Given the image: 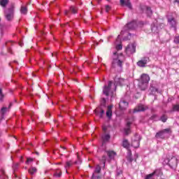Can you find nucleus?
Instances as JSON below:
<instances>
[{
    "mask_svg": "<svg viewBox=\"0 0 179 179\" xmlns=\"http://www.w3.org/2000/svg\"><path fill=\"white\" fill-rule=\"evenodd\" d=\"M111 136L110 134H105L102 136L103 143H106V142H108Z\"/></svg>",
    "mask_w": 179,
    "mask_h": 179,
    "instance_id": "b1692460",
    "label": "nucleus"
},
{
    "mask_svg": "<svg viewBox=\"0 0 179 179\" xmlns=\"http://www.w3.org/2000/svg\"><path fill=\"white\" fill-rule=\"evenodd\" d=\"M54 177H56V178H61V176H62V172L56 170L53 174Z\"/></svg>",
    "mask_w": 179,
    "mask_h": 179,
    "instance_id": "c85d7f7f",
    "label": "nucleus"
},
{
    "mask_svg": "<svg viewBox=\"0 0 179 179\" xmlns=\"http://www.w3.org/2000/svg\"><path fill=\"white\" fill-rule=\"evenodd\" d=\"M107 160V157L106 155L102 156L101 159H100L101 162L102 163L103 167L106 166V161Z\"/></svg>",
    "mask_w": 179,
    "mask_h": 179,
    "instance_id": "7c9ffc66",
    "label": "nucleus"
},
{
    "mask_svg": "<svg viewBox=\"0 0 179 179\" xmlns=\"http://www.w3.org/2000/svg\"><path fill=\"white\" fill-rule=\"evenodd\" d=\"M99 1H101V0H99Z\"/></svg>",
    "mask_w": 179,
    "mask_h": 179,
    "instance_id": "680f3d73",
    "label": "nucleus"
},
{
    "mask_svg": "<svg viewBox=\"0 0 179 179\" xmlns=\"http://www.w3.org/2000/svg\"><path fill=\"white\" fill-rule=\"evenodd\" d=\"M31 162H33V158H27L26 164H29V163H30Z\"/></svg>",
    "mask_w": 179,
    "mask_h": 179,
    "instance_id": "79ce46f5",
    "label": "nucleus"
},
{
    "mask_svg": "<svg viewBox=\"0 0 179 179\" xmlns=\"http://www.w3.org/2000/svg\"><path fill=\"white\" fill-rule=\"evenodd\" d=\"M168 164L171 169L173 170H176L177 168V164H178V159L177 157H173L171 159L169 160Z\"/></svg>",
    "mask_w": 179,
    "mask_h": 179,
    "instance_id": "1a4fd4ad",
    "label": "nucleus"
},
{
    "mask_svg": "<svg viewBox=\"0 0 179 179\" xmlns=\"http://www.w3.org/2000/svg\"><path fill=\"white\" fill-rule=\"evenodd\" d=\"M123 146L124 148H129V143H128V140H124L123 141Z\"/></svg>",
    "mask_w": 179,
    "mask_h": 179,
    "instance_id": "72a5a7b5",
    "label": "nucleus"
},
{
    "mask_svg": "<svg viewBox=\"0 0 179 179\" xmlns=\"http://www.w3.org/2000/svg\"><path fill=\"white\" fill-rule=\"evenodd\" d=\"M127 55H131L136 52V46L134 43L129 44L125 50Z\"/></svg>",
    "mask_w": 179,
    "mask_h": 179,
    "instance_id": "6e6552de",
    "label": "nucleus"
},
{
    "mask_svg": "<svg viewBox=\"0 0 179 179\" xmlns=\"http://www.w3.org/2000/svg\"><path fill=\"white\" fill-rule=\"evenodd\" d=\"M148 108L147 107H145V106L143 105H138V106H136L134 110H133V113H141V111H145Z\"/></svg>",
    "mask_w": 179,
    "mask_h": 179,
    "instance_id": "2eb2a0df",
    "label": "nucleus"
},
{
    "mask_svg": "<svg viewBox=\"0 0 179 179\" xmlns=\"http://www.w3.org/2000/svg\"><path fill=\"white\" fill-rule=\"evenodd\" d=\"M75 164H78V162H75Z\"/></svg>",
    "mask_w": 179,
    "mask_h": 179,
    "instance_id": "6e6d98bb",
    "label": "nucleus"
},
{
    "mask_svg": "<svg viewBox=\"0 0 179 179\" xmlns=\"http://www.w3.org/2000/svg\"><path fill=\"white\" fill-rule=\"evenodd\" d=\"M173 43H175V44H179V36L174 37Z\"/></svg>",
    "mask_w": 179,
    "mask_h": 179,
    "instance_id": "e433bc0d",
    "label": "nucleus"
},
{
    "mask_svg": "<svg viewBox=\"0 0 179 179\" xmlns=\"http://www.w3.org/2000/svg\"><path fill=\"white\" fill-rule=\"evenodd\" d=\"M113 55L115 57H113L111 68L117 72H121V71H122V63L124 61L121 60L120 57H122V53L118 55L117 52H113Z\"/></svg>",
    "mask_w": 179,
    "mask_h": 179,
    "instance_id": "f03ea898",
    "label": "nucleus"
},
{
    "mask_svg": "<svg viewBox=\"0 0 179 179\" xmlns=\"http://www.w3.org/2000/svg\"><path fill=\"white\" fill-rule=\"evenodd\" d=\"M101 171V167L97 165L95 168V173H99Z\"/></svg>",
    "mask_w": 179,
    "mask_h": 179,
    "instance_id": "f704fd0d",
    "label": "nucleus"
},
{
    "mask_svg": "<svg viewBox=\"0 0 179 179\" xmlns=\"http://www.w3.org/2000/svg\"><path fill=\"white\" fill-rule=\"evenodd\" d=\"M105 8H106V12H107V13L110 12V10L111 9V7L109 5H106L105 6Z\"/></svg>",
    "mask_w": 179,
    "mask_h": 179,
    "instance_id": "ea45409f",
    "label": "nucleus"
},
{
    "mask_svg": "<svg viewBox=\"0 0 179 179\" xmlns=\"http://www.w3.org/2000/svg\"><path fill=\"white\" fill-rule=\"evenodd\" d=\"M138 24H136V21L133 20L129 23H127L122 29L120 34L123 36L125 33H128L129 36H131V33H129V30H134Z\"/></svg>",
    "mask_w": 179,
    "mask_h": 179,
    "instance_id": "7ed1b4c3",
    "label": "nucleus"
},
{
    "mask_svg": "<svg viewBox=\"0 0 179 179\" xmlns=\"http://www.w3.org/2000/svg\"><path fill=\"white\" fill-rule=\"evenodd\" d=\"M28 171L31 176H33L34 173H37V169L36 167L31 166Z\"/></svg>",
    "mask_w": 179,
    "mask_h": 179,
    "instance_id": "cd10ccee",
    "label": "nucleus"
},
{
    "mask_svg": "<svg viewBox=\"0 0 179 179\" xmlns=\"http://www.w3.org/2000/svg\"><path fill=\"white\" fill-rule=\"evenodd\" d=\"M70 10L72 13H77L78 8L73 6H70Z\"/></svg>",
    "mask_w": 179,
    "mask_h": 179,
    "instance_id": "2f4dec72",
    "label": "nucleus"
},
{
    "mask_svg": "<svg viewBox=\"0 0 179 179\" xmlns=\"http://www.w3.org/2000/svg\"><path fill=\"white\" fill-rule=\"evenodd\" d=\"M141 9H142V10L145 9L146 14L148 16H149V17H150V16H152V15H153V11H152V8H150V7L144 6V7H141Z\"/></svg>",
    "mask_w": 179,
    "mask_h": 179,
    "instance_id": "6ab92c4d",
    "label": "nucleus"
},
{
    "mask_svg": "<svg viewBox=\"0 0 179 179\" xmlns=\"http://www.w3.org/2000/svg\"><path fill=\"white\" fill-rule=\"evenodd\" d=\"M63 149H65V148H63Z\"/></svg>",
    "mask_w": 179,
    "mask_h": 179,
    "instance_id": "052dcab7",
    "label": "nucleus"
},
{
    "mask_svg": "<svg viewBox=\"0 0 179 179\" xmlns=\"http://www.w3.org/2000/svg\"><path fill=\"white\" fill-rule=\"evenodd\" d=\"M176 2H178V3H179V0H176Z\"/></svg>",
    "mask_w": 179,
    "mask_h": 179,
    "instance_id": "4d7b16f0",
    "label": "nucleus"
},
{
    "mask_svg": "<svg viewBox=\"0 0 179 179\" xmlns=\"http://www.w3.org/2000/svg\"><path fill=\"white\" fill-rule=\"evenodd\" d=\"M20 12L22 13V15H27V8L24 7V6H21V9H20Z\"/></svg>",
    "mask_w": 179,
    "mask_h": 179,
    "instance_id": "c756f323",
    "label": "nucleus"
},
{
    "mask_svg": "<svg viewBox=\"0 0 179 179\" xmlns=\"http://www.w3.org/2000/svg\"><path fill=\"white\" fill-rule=\"evenodd\" d=\"M122 174V171H117V176H121Z\"/></svg>",
    "mask_w": 179,
    "mask_h": 179,
    "instance_id": "de8ad7c7",
    "label": "nucleus"
},
{
    "mask_svg": "<svg viewBox=\"0 0 179 179\" xmlns=\"http://www.w3.org/2000/svg\"><path fill=\"white\" fill-rule=\"evenodd\" d=\"M140 141H141V136H139V134H136L134 136V138L132 139L131 146H133V148H139Z\"/></svg>",
    "mask_w": 179,
    "mask_h": 179,
    "instance_id": "9d476101",
    "label": "nucleus"
},
{
    "mask_svg": "<svg viewBox=\"0 0 179 179\" xmlns=\"http://www.w3.org/2000/svg\"><path fill=\"white\" fill-rule=\"evenodd\" d=\"M0 136H1V132H0Z\"/></svg>",
    "mask_w": 179,
    "mask_h": 179,
    "instance_id": "bf43d9fd",
    "label": "nucleus"
},
{
    "mask_svg": "<svg viewBox=\"0 0 179 179\" xmlns=\"http://www.w3.org/2000/svg\"><path fill=\"white\" fill-rule=\"evenodd\" d=\"M103 129L104 132H106L107 131V128H106V127H103Z\"/></svg>",
    "mask_w": 179,
    "mask_h": 179,
    "instance_id": "09e8293b",
    "label": "nucleus"
},
{
    "mask_svg": "<svg viewBox=\"0 0 179 179\" xmlns=\"http://www.w3.org/2000/svg\"><path fill=\"white\" fill-rule=\"evenodd\" d=\"M150 120L151 121H160V117L159 115L154 114L150 117Z\"/></svg>",
    "mask_w": 179,
    "mask_h": 179,
    "instance_id": "bb28decb",
    "label": "nucleus"
},
{
    "mask_svg": "<svg viewBox=\"0 0 179 179\" xmlns=\"http://www.w3.org/2000/svg\"><path fill=\"white\" fill-rule=\"evenodd\" d=\"M12 107V103H10L8 108L3 107L1 108V117L3 118L5 114L6 113V111H8V108H10Z\"/></svg>",
    "mask_w": 179,
    "mask_h": 179,
    "instance_id": "4be33fe9",
    "label": "nucleus"
},
{
    "mask_svg": "<svg viewBox=\"0 0 179 179\" xmlns=\"http://www.w3.org/2000/svg\"><path fill=\"white\" fill-rule=\"evenodd\" d=\"M3 101V94L2 93V89L0 88V103Z\"/></svg>",
    "mask_w": 179,
    "mask_h": 179,
    "instance_id": "c9c22d12",
    "label": "nucleus"
},
{
    "mask_svg": "<svg viewBox=\"0 0 179 179\" xmlns=\"http://www.w3.org/2000/svg\"><path fill=\"white\" fill-rule=\"evenodd\" d=\"M2 120H3V118L1 117V118L0 119V122H1V121H2Z\"/></svg>",
    "mask_w": 179,
    "mask_h": 179,
    "instance_id": "5fc2aeb1",
    "label": "nucleus"
},
{
    "mask_svg": "<svg viewBox=\"0 0 179 179\" xmlns=\"http://www.w3.org/2000/svg\"><path fill=\"white\" fill-rule=\"evenodd\" d=\"M138 87H140L141 90H146V89H148V84L146 83L139 81Z\"/></svg>",
    "mask_w": 179,
    "mask_h": 179,
    "instance_id": "aec40b11",
    "label": "nucleus"
},
{
    "mask_svg": "<svg viewBox=\"0 0 179 179\" xmlns=\"http://www.w3.org/2000/svg\"><path fill=\"white\" fill-rule=\"evenodd\" d=\"M106 153L108 155L109 159H108V162H110V160H113L114 157H115V155L117 153L114 151H106Z\"/></svg>",
    "mask_w": 179,
    "mask_h": 179,
    "instance_id": "a211bd4d",
    "label": "nucleus"
},
{
    "mask_svg": "<svg viewBox=\"0 0 179 179\" xmlns=\"http://www.w3.org/2000/svg\"><path fill=\"white\" fill-rule=\"evenodd\" d=\"M164 27V24L154 22L151 25V30L154 34H158V33Z\"/></svg>",
    "mask_w": 179,
    "mask_h": 179,
    "instance_id": "0eeeda50",
    "label": "nucleus"
},
{
    "mask_svg": "<svg viewBox=\"0 0 179 179\" xmlns=\"http://www.w3.org/2000/svg\"><path fill=\"white\" fill-rule=\"evenodd\" d=\"M128 102L125 99H122L119 103V108L121 110H127L128 108Z\"/></svg>",
    "mask_w": 179,
    "mask_h": 179,
    "instance_id": "ddd939ff",
    "label": "nucleus"
},
{
    "mask_svg": "<svg viewBox=\"0 0 179 179\" xmlns=\"http://www.w3.org/2000/svg\"><path fill=\"white\" fill-rule=\"evenodd\" d=\"M172 111H179V105H174Z\"/></svg>",
    "mask_w": 179,
    "mask_h": 179,
    "instance_id": "4c0bfd02",
    "label": "nucleus"
},
{
    "mask_svg": "<svg viewBox=\"0 0 179 179\" xmlns=\"http://www.w3.org/2000/svg\"><path fill=\"white\" fill-rule=\"evenodd\" d=\"M121 6H127L129 9H132V3L130 0H120Z\"/></svg>",
    "mask_w": 179,
    "mask_h": 179,
    "instance_id": "4468645a",
    "label": "nucleus"
},
{
    "mask_svg": "<svg viewBox=\"0 0 179 179\" xmlns=\"http://www.w3.org/2000/svg\"><path fill=\"white\" fill-rule=\"evenodd\" d=\"M132 122H134V117H132L131 119H128L127 122V128L124 129V135H129V134H131V129L129 128V127H131V124H132Z\"/></svg>",
    "mask_w": 179,
    "mask_h": 179,
    "instance_id": "f8f14e48",
    "label": "nucleus"
},
{
    "mask_svg": "<svg viewBox=\"0 0 179 179\" xmlns=\"http://www.w3.org/2000/svg\"><path fill=\"white\" fill-rule=\"evenodd\" d=\"M125 80L124 78H115V83L113 85V81H109L108 83V85H105L103 89V93L105 94L107 97L110 96V94L111 93L112 96L117 90V86H122L124 85V82Z\"/></svg>",
    "mask_w": 179,
    "mask_h": 179,
    "instance_id": "f257e3e1",
    "label": "nucleus"
},
{
    "mask_svg": "<svg viewBox=\"0 0 179 179\" xmlns=\"http://www.w3.org/2000/svg\"><path fill=\"white\" fill-rule=\"evenodd\" d=\"M116 50H117V51H120V50H122V45L121 44L117 45Z\"/></svg>",
    "mask_w": 179,
    "mask_h": 179,
    "instance_id": "a19ab883",
    "label": "nucleus"
},
{
    "mask_svg": "<svg viewBox=\"0 0 179 179\" xmlns=\"http://www.w3.org/2000/svg\"><path fill=\"white\" fill-rule=\"evenodd\" d=\"M168 23L171 26V27L176 29L177 26V22H176V19H174V17L168 18Z\"/></svg>",
    "mask_w": 179,
    "mask_h": 179,
    "instance_id": "dca6fc26",
    "label": "nucleus"
},
{
    "mask_svg": "<svg viewBox=\"0 0 179 179\" xmlns=\"http://www.w3.org/2000/svg\"><path fill=\"white\" fill-rule=\"evenodd\" d=\"M171 134V129H164L156 133L155 138L157 139H164L167 135H170Z\"/></svg>",
    "mask_w": 179,
    "mask_h": 179,
    "instance_id": "423d86ee",
    "label": "nucleus"
},
{
    "mask_svg": "<svg viewBox=\"0 0 179 179\" xmlns=\"http://www.w3.org/2000/svg\"><path fill=\"white\" fill-rule=\"evenodd\" d=\"M120 35H118V36H117V41H118V40H120Z\"/></svg>",
    "mask_w": 179,
    "mask_h": 179,
    "instance_id": "8fccbe9b",
    "label": "nucleus"
},
{
    "mask_svg": "<svg viewBox=\"0 0 179 179\" xmlns=\"http://www.w3.org/2000/svg\"><path fill=\"white\" fill-rule=\"evenodd\" d=\"M8 3H9V0H0V6L2 8H6Z\"/></svg>",
    "mask_w": 179,
    "mask_h": 179,
    "instance_id": "a878e982",
    "label": "nucleus"
},
{
    "mask_svg": "<svg viewBox=\"0 0 179 179\" xmlns=\"http://www.w3.org/2000/svg\"><path fill=\"white\" fill-rule=\"evenodd\" d=\"M72 166V163L71 162H67L66 163V167H71Z\"/></svg>",
    "mask_w": 179,
    "mask_h": 179,
    "instance_id": "c03bdc74",
    "label": "nucleus"
},
{
    "mask_svg": "<svg viewBox=\"0 0 179 179\" xmlns=\"http://www.w3.org/2000/svg\"><path fill=\"white\" fill-rule=\"evenodd\" d=\"M124 40H129V38L125 37V38H124Z\"/></svg>",
    "mask_w": 179,
    "mask_h": 179,
    "instance_id": "3c124183",
    "label": "nucleus"
},
{
    "mask_svg": "<svg viewBox=\"0 0 179 179\" xmlns=\"http://www.w3.org/2000/svg\"><path fill=\"white\" fill-rule=\"evenodd\" d=\"M111 108H113V106H108V110L106 111V117H108V118H111L113 116V111L111 110Z\"/></svg>",
    "mask_w": 179,
    "mask_h": 179,
    "instance_id": "412c9836",
    "label": "nucleus"
},
{
    "mask_svg": "<svg viewBox=\"0 0 179 179\" xmlns=\"http://www.w3.org/2000/svg\"><path fill=\"white\" fill-rule=\"evenodd\" d=\"M15 13V3H12L10 6V8H8L5 11V16L6 19L7 20L10 21L13 19V15Z\"/></svg>",
    "mask_w": 179,
    "mask_h": 179,
    "instance_id": "39448f33",
    "label": "nucleus"
},
{
    "mask_svg": "<svg viewBox=\"0 0 179 179\" xmlns=\"http://www.w3.org/2000/svg\"><path fill=\"white\" fill-rule=\"evenodd\" d=\"M9 52H10V54H12V52H10V49H8Z\"/></svg>",
    "mask_w": 179,
    "mask_h": 179,
    "instance_id": "603ef678",
    "label": "nucleus"
},
{
    "mask_svg": "<svg viewBox=\"0 0 179 179\" xmlns=\"http://www.w3.org/2000/svg\"><path fill=\"white\" fill-rule=\"evenodd\" d=\"M127 160L128 162H129L130 163L134 162V159H132V157L130 156V157H127Z\"/></svg>",
    "mask_w": 179,
    "mask_h": 179,
    "instance_id": "37998d69",
    "label": "nucleus"
},
{
    "mask_svg": "<svg viewBox=\"0 0 179 179\" xmlns=\"http://www.w3.org/2000/svg\"><path fill=\"white\" fill-rule=\"evenodd\" d=\"M36 155L38 156V152H36Z\"/></svg>",
    "mask_w": 179,
    "mask_h": 179,
    "instance_id": "864d4df0",
    "label": "nucleus"
},
{
    "mask_svg": "<svg viewBox=\"0 0 179 179\" xmlns=\"http://www.w3.org/2000/svg\"><path fill=\"white\" fill-rule=\"evenodd\" d=\"M150 90L152 94H155V93H156V92H157V87H156V85L152 83L150 85Z\"/></svg>",
    "mask_w": 179,
    "mask_h": 179,
    "instance_id": "5701e85b",
    "label": "nucleus"
},
{
    "mask_svg": "<svg viewBox=\"0 0 179 179\" xmlns=\"http://www.w3.org/2000/svg\"><path fill=\"white\" fill-rule=\"evenodd\" d=\"M150 80V78L147 74H143L141 76V79L140 82H143L144 83H149V81Z\"/></svg>",
    "mask_w": 179,
    "mask_h": 179,
    "instance_id": "f3484780",
    "label": "nucleus"
},
{
    "mask_svg": "<svg viewBox=\"0 0 179 179\" xmlns=\"http://www.w3.org/2000/svg\"><path fill=\"white\" fill-rule=\"evenodd\" d=\"M92 177H94V174L92 175Z\"/></svg>",
    "mask_w": 179,
    "mask_h": 179,
    "instance_id": "13d9d810",
    "label": "nucleus"
},
{
    "mask_svg": "<svg viewBox=\"0 0 179 179\" xmlns=\"http://www.w3.org/2000/svg\"><path fill=\"white\" fill-rule=\"evenodd\" d=\"M107 105H106V99L102 98L101 100V105L95 110V114L99 115L100 118H103L104 115V108H106Z\"/></svg>",
    "mask_w": 179,
    "mask_h": 179,
    "instance_id": "20e7f679",
    "label": "nucleus"
},
{
    "mask_svg": "<svg viewBox=\"0 0 179 179\" xmlns=\"http://www.w3.org/2000/svg\"><path fill=\"white\" fill-rule=\"evenodd\" d=\"M159 121L162 122H166L167 121V116L166 115H162L161 117H159Z\"/></svg>",
    "mask_w": 179,
    "mask_h": 179,
    "instance_id": "473e14b6",
    "label": "nucleus"
},
{
    "mask_svg": "<svg viewBox=\"0 0 179 179\" xmlns=\"http://www.w3.org/2000/svg\"><path fill=\"white\" fill-rule=\"evenodd\" d=\"M132 156V152L131 151V150H128V155L127 157H130Z\"/></svg>",
    "mask_w": 179,
    "mask_h": 179,
    "instance_id": "a18cd8bd",
    "label": "nucleus"
},
{
    "mask_svg": "<svg viewBox=\"0 0 179 179\" xmlns=\"http://www.w3.org/2000/svg\"><path fill=\"white\" fill-rule=\"evenodd\" d=\"M64 15H65L66 16H69V11H68L67 10H66L64 11Z\"/></svg>",
    "mask_w": 179,
    "mask_h": 179,
    "instance_id": "49530a36",
    "label": "nucleus"
},
{
    "mask_svg": "<svg viewBox=\"0 0 179 179\" xmlns=\"http://www.w3.org/2000/svg\"><path fill=\"white\" fill-rule=\"evenodd\" d=\"M150 61V59H149V57H145L142 58L140 61H138L137 62V65L138 66H140V68H145L148 62H149Z\"/></svg>",
    "mask_w": 179,
    "mask_h": 179,
    "instance_id": "9b49d317",
    "label": "nucleus"
},
{
    "mask_svg": "<svg viewBox=\"0 0 179 179\" xmlns=\"http://www.w3.org/2000/svg\"><path fill=\"white\" fill-rule=\"evenodd\" d=\"M152 174H154V176H157V177H160L163 176V172L162 171V169H157L152 173Z\"/></svg>",
    "mask_w": 179,
    "mask_h": 179,
    "instance_id": "393cba45",
    "label": "nucleus"
},
{
    "mask_svg": "<svg viewBox=\"0 0 179 179\" xmlns=\"http://www.w3.org/2000/svg\"><path fill=\"white\" fill-rule=\"evenodd\" d=\"M155 176V173H150L149 175H147L145 176V179H152V177H153Z\"/></svg>",
    "mask_w": 179,
    "mask_h": 179,
    "instance_id": "58836bf2",
    "label": "nucleus"
}]
</instances>
